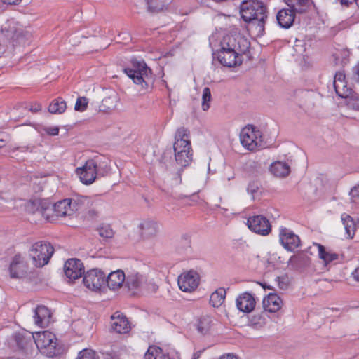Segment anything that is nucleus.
I'll return each instance as SVG.
<instances>
[{
  "label": "nucleus",
  "instance_id": "obj_1",
  "mask_svg": "<svg viewBox=\"0 0 359 359\" xmlns=\"http://www.w3.org/2000/svg\"><path fill=\"white\" fill-rule=\"evenodd\" d=\"M249 46L250 43L246 39L227 35L221 42V48L213 55L222 65L233 67L242 63L241 55L246 52Z\"/></svg>",
  "mask_w": 359,
  "mask_h": 359
},
{
  "label": "nucleus",
  "instance_id": "obj_2",
  "mask_svg": "<svg viewBox=\"0 0 359 359\" xmlns=\"http://www.w3.org/2000/svg\"><path fill=\"white\" fill-rule=\"evenodd\" d=\"M240 13L245 22L257 24L259 33L264 32L267 8L263 2L258 0L243 1L240 6Z\"/></svg>",
  "mask_w": 359,
  "mask_h": 359
},
{
  "label": "nucleus",
  "instance_id": "obj_3",
  "mask_svg": "<svg viewBox=\"0 0 359 359\" xmlns=\"http://www.w3.org/2000/svg\"><path fill=\"white\" fill-rule=\"evenodd\" d=\"M188 129L182 127L177 129L173 145L176 163L182 168L189 165L192 161V149Z\"/></svg>",
  "mask_w": 359,
  "mask_h": 359
},
{
  "label": "nucleus",
  "instance_id": "obj_4",
  "mask_svg": "<svg viewBox=\"0 0 359 359\" xmlns=\"http://www.w3.org/2000/svg\"><path fill=\"white\" fill-rule=\"evenodd\" d=\"M36 211L47 220H50L54 216L65 217L74 214V208L71 205V199L66 198L51 205L48 202L42 201L39 203Z\"/></svg>",
  "mask_w": 359,
  "mask_h": 359
},
{
  "label": "nucleus",
  "instance_id": "obj_5",
  "mask_svg": "<svg viewBox=\"0 0 359 359\" xmlns=\"http://www.w3.org/2000/svg\"><path fill=\"white\" fill-rule=\"evenodd\" d=\"M131 65V67L123 69L124 72L135 84L147 89L152 83L151 69L144 62L133 61Z\"/></svg>",
  "mask_w": 359,
  "mask_h": 359
},
{
  "label": "nucleus",
  "instance_id": "obj_6",
  "mask_svg": "<svg viewBox=\"0 0 359 359\" xmlns=\"http://www.w3.org/2000/svg\"><path fill=\"white\" fill-rule=\"evenodd\" d=\"M33 339L41 354L53 358L60 353L57 339L53 333L48 331L38 332Z\"/></svg>",
  "mask_w": 359,
  "mask_h": 359
},
{
  "label": "nucleus",
  "instance_id": "obj_7",
  "mask_svg": "<svg viewBox=\"0 0 359 359\" xmlns=\"http://www.w3.org/2000/svg\"><path fill=\"white\" fill-rule=\"evenodd\" d=\"M53 252L54 248L49 243L36 242L32 245L29 256L35 266L42 267L48 263Z\"/></svg>",
  "mask_w": 359,
  "mask_h": 359
},
{
  "label": "nucleus",
  "instance_id": "obj_8",
  "mask_svg": "<svg viewBox=\"0 0 359 359\" xmlns=\"http://www.w3.org/2000/svg\"><path fill=\"white\" fill-rule=\"evenodd\" d=\"M126 286L129 290H152L155 292L158 287L153 283H149L146 275L135 270L127 271Z\"/></svg>",
  "mask_w": 359,
  "mask_h": 359
},
{
  "label": "nucleus",
  "instance_id": "obj_9",
  "mask_svg": "<svg viewBox=\"0 0 359 359\" xmlns=\"http://www.w3.org/2000/svg\"><path fill=\"white\" fill-rule=\"evenodd\" d=\"M240 140L242 145L250 151H255L264 147L261 132L252 126L242 129Z\"/></svg>",
  "mask_w": 359,
  "mask_h": 359
},
{
  "label": "nucleus",
  "instance_id": "obj_10",
  "mask_svg": "<svg viewBox=\"0 0 359 359\" xmlns=\"http://www.w3.org/2000/svg\"><path fill=\"white\" fill-rule=\"evenodd\" d=\"M76 173L83 184L86 185L93 184L97 175V172H96V160H88L82 167L76 169Z\"/></svg>",
  "mask_w": 359,
  "mask_h": 359
},
{
  "label": "nucleus",
  "instance_id": "obj_11",
  "mask_svg": "<svg viewBox=\"0 0 359 359\" xmlns=\"http://www.w3.org/2000/svg\"><path fill=\"white\" fill-rule=\"evenodd\" d=\"M105 273L100 269H94L88 271L83 277V283L85 286L93 290H100L105 283Z\"/></svg>",
  "mask_w": 359,
  "mask_h": 359
},
{
  "label": "nucleus",
  "instance_id": "obj_12",
  "mask_svg": "<svg viewBox=\"0 0 359 359\" xmlns=\"http://www.w3.org/2000/svg\"><path fill=\"white\" fill-rule=\"evenodd\" d=\"M279 241L285 249L294 251L300 245V238L291 229L281 226L279 229Z\"/></svg>",
  "mask_w": 359,
  "mask_h": 359
},
{
  "label": "nucleus",
  "instance_id": "obj_13",
  "mask_svg": "<svg viewBox=\"0 0 359 359\" xmlns=\"http://www.w3.org/2000/svg\"><path fill=\"white\" fill-rule=\"evenodd\" d=\"M248 228L256 233L266 236L271 231L269 220L263 215H255L248 219Z\"/></svg>",
  "mask_w": 359,
  "mask_h": 359
},
{
  "label": "nucleus",
  "instance_id": "obj_14",
  "mask_svg": "<svg viewBox=\"0 0 359 359\" xmlns=\"http://www.w3.org/2000/svg\"><path fill=\"white\" fill-rule=\"evenodd\" d=\"M28 271V264L25 258L20 254L15 255L9 266L10 276L12 278H22Z\"/></svg>",
  "mask_w": 359,
  "mask_h": 359
},
{
  "label": "nucleus",
  "instance_id": "obj_15",
  "mask_svg": "<svg viewBox=\"0 0 359 359\" xmlns=\"http://www.w3.org/2000/svg\"><path fill=\"white\" fill-rule=\"evenodd\" d=\"M199 284V276L194 271L181 274L178 278V285L184 292H191L196 290Z\"/></svg>",
  "mask_w": 359,
  "mask_h": 359
},
{
  "label": "nucleus",
  "instance_id": "obj_16",
  "mask_svg": "<svg viewBox=\"0 0 359 359\" xmlns=\"http://www.w3.org/2000/svg\"><path fill=\"white\" fill-rule=\"evenodd\" d=\"M65 276L70 280H76L84 273V266L79 259H69L64 265Z\"/></svg>",
  "mask_w": 359,
  "mask_h": 359
},
{
  "label": "nucleus",
  "instance_id": "obj_17",
  "mask_svg": "<svg viewBox=\"0 0 359 359\" xmlns=\"http://www.w3.org/2000/svg\"><path fill=\"white\" fill-rule=\"evenodd\" d=\"M313 246L317 248L318 257L323 260L325 266L330 264L341 262L344 259L342 255L335 253L330 250H326L325 248L320 243H314Z\"/></svg>",
  "mask_w": 359,
  "mask_h": 359
},
{
  "label": "nucleus",
  "instance_id": "obj_18",
  "mask_svg": "<svg viewBox=\"0 0 359 359\" xmlns=\"http://www.w3.org/2000/svg\"><path fill=\"white\" fill-rule=\"evenodd\" d=\"M111 328L118 334H127L131 330L130 323L126 316L116 312L111 316Z\"/></svg>",
  "mask_w": 359,
  "mask_h": 359
},
{
  "label": "nucleus",
  "instance_id": "obj_19",
  "mask_svg": "<svg viewBox=\"0 0 359 359\" xmlns=\"http://www.w3.org/2000/svg\"><path fill=\"white\" fill-rule=\"evenodd\" d=\"M236 304L239 311L244 313H250L254 310L256 302L255 297L250 293L245 292L236 298Z\"/></svg>",
  "mask_w": 359,
  "mask_h": 359
},
{
  "label": "nucleus",
  "instance_id": "obj_20",
  "mask_svg": "<svg viewBox=\"0 0 359 359\" xmlns=\"http://www.w3.org/2000/svg\"><path fill=\"white\" fill-rule=\"evenodd\" d=\"M126 274L123 271L118 269L108 274L105 278V283L110 290H116L121 288L124 283H126Z\"/></svg>",
  "mask_w": 359,
  "mask_h": 359
},
{
  "label": "nucleus",
  "instance_id": "obj_21",
  "mask_svg": "<svg viewBox=\"0 0 359 359\" xmlns=\"http://www.w3.org/2000/svg\"><path fill=\"white\" fill-rule=\"evenodd\" d=\"M34 323L39 327H47L51 318L50 310L45 306H39L34 310Z\"/></svg>",
  "mask_w": 359,
  "mask_h": 359
},
{
  "label": "nucleus",
  "instance_id": "obj_22",
  "mask_svg": "<svg viewBox=\"0 0 359 359\" xmlns=\"http://www.w3.org/2000/svg\"><path fill=\"white\" fill-rule=\"evenodd\" d=\"M262 305L265 311L276 313L282 308L283 301L276 293H270L264 298Z\"/></svg>",
  "mask_w": 359,
  "mask_h": 359
},
{
  "label": "nucleus",
  "instance_id": "obj_23",
  "mask_svg": "<svg viewBox=\"0 0 359 359\" xmlns=\"http://www.w3.org/2000/svg\"><path fill=\"white\" fill-rule=\"evenodd\" d=\"M295 12L296 11L292 8H283L280 10L276 15V20L278 25L285 29L290 27L294 21Z\"/></svg>",
  "mask_w": 359,
  "mask_h": 359
},
{
  "label": "nucleus",
  "instance_id": "obj_24",
  "mask_svg": "<svg viewBox=\"0 0 359 359\" xmlns=\"http://www.w3.org/2000/svg\"><path fill=\"white\" fill-rule=\"evenodd\" d=\"M140 229L141 235L144 238H150L155 236L158 231V224L156 222L151 219L144 220L140 223Z\"/></svg>",
  "mask_w": 359,
  "mask_h": 359
},
{
  "label": "nucleus",
  "instance_id": "obj_25",
  "mask_svg": "<svg viewBox=\"0 0 359 359\" xmlns=\"http://www.w3.org/2000/svg\"><path fill=\"white\" fill-rule=\"evenodd\" d=\"M71 199V205L74 208V212L79 210L86 209L93 205V200L86 196H76Z\"/></svg>",
  "mask_w": 359,
  "mask_h": 359
},
{
  "label": "nucleus",
  "instance_id": "obj_26",
  "mask_svg": "<svg viewBox=\"0 0 359 359\" xmlns=\"http://www.w3.org/2000/svg\"><path fill=\"white\" fill-rule=\"evenodd\" d=\"M270 171L276 177H285L290 174V168L285 162L276 161L271 165Z\"/></svg>",
  "mask_w": 359,
  "mask_h": 359
},
{
  "label": "nucleus",
  "instance_id": "obj_27",
  "mask_svg": "<svg viewBox=\"0 0 359 359\" xmlns=\"http://www.w3.org/2000/svg\"><path fill=\"white\" fill-rule=\"evenodd\" d=\"M341 218L348 238H352L357 228L356 223L349 215L346 213L342 214Z\"/></svg>",
  "mask_w": 359,
  "mask_h": 359
},
{
  "label": "nucleus",
  "instance_id": "obj_28",
  "mask_svg": "<svg viewBox=\"0 0 359 359\" xmlns=\"http://www.w3.org/2000/svg\"><path fill=\"white\" fill-rule=\"evenodd\" d=\"M96 160V172L97 177H102L109 174L111 171L110 161L106 158L102 159L95 158Z\"/></svg>",
  "mask_w": 359,
  "mask_h": 359
},
{
  "label": "nucleus",
  "instance_id": "obj_29",
  "mask_svg": "<svg viewBox=\"0 0 359 359\" xmlns=\"http://www.w3.org/2000/svg\"><path fill=\"white\" fill-rule=\"evenodd\" d=\"M144 359H170L163 353V350L156 346H151L144 355Z\"/></svg>",
  "mask_w": 359,
  "mask_h": 359
},
{
  "label": "nucleus",
  "instance_id": "obj_30",
  "mask_svg": "<svg viewBox=\"0 0 359 359\" xmlns=\"http://www.w3.org/2000/svg\"><path fill=\"white\" fill-rule=\"evenodd\" d=\"M285 3L297 13H303L309 7V0H284Z\"/></svg>",
  "mask_w": 359,
  "mask_h": 359
},
{
  "label": "nucleus",
  "instance_id": "obj_31",
  "mask_svg": "<svg viewBox=\"0 0 359 359\" xmlns=\"http://www.w3.org/2000/svg\"><path fill=\"white\" fill-rule=\"evenodd\" d=\"M67 108L65 101L61 98L57 97L53 100L48 107V111L51 114H62Z\"/></svg>",
  "mask_w": 359,
  "mask_h": 359
},
{
  "label": "nucleus",
  "instance_id": "obj_32",
  "mask_svg": "<svg viewBox=\"0 0 359 359\" xmlns=\"http://www.w3.org/2000/svg\"><path fill=\"white\" fill-rule=\"evenodd\" d=\"M226 291L223 288H219L215 291L210 297V303L213 307L220 306L224 301Z\"/></svg>",
  "mask_w": 359,
  "mask_h": 359
},
{
  "label": "nucleus",
  "instance_id": "obj_33",
  "mask_svg": "<svg viewBox=\"0 0 359 359\" xmlns=\"http://www.w3.org/2000/svg\"><path fill=\"white\" fill-rule=\"evenodd\" d=\"M212 325V320L210 316L201 317L197 325L198 331L202 334H206Z\"/></svg>",
  "mask_w": 359,
  "mask_h": 359
},
{
  "label": "nucleus",
  "instance_id": "obj_34",
  "mask_svg": "<svg viewBox=\"0 0 359 359\" xmlns=\"http://www.w3.org/2000/svg\"><path fill=\"white\" fill-rule=\"evenodd\" d=\"M149 12L157 13L163 8V4L161 0H144Z\"/></svg>",
  "mask_w": 359,
  "mask_h": 359
},
{
  "label": "nucleus",
  "instance_id": "obj_35",
  "mask_svg": "<svg viewBox=\"0 0 359 359\" xmlns=\"http://www.w3.org/2000/svg\"><path fill=\"white\" fill-rule=\"evenodd\" d=\"M211 101V92L208 87L203 88L202 95V108L204 111L210 108V102Z\"/></svg>",
  "mask_w": 359,
  "mask_h": 359
},
{
  "label": "nucleus",
  "instance_id": "obj_36",
  "mask_svg": "<svg viewBox=\"0 0 359 359\" xmlns=\"http://www.w3.org/2000/svg\"><path fill=\"white\" fill-rule=\"evenodd\" d=\"M347 106L354 111H359V93H353L349 96L347 100Z\"/></svg>",
  "mask_w": 359,
  "mask_h": 359
},
{
  "label": "nucleus",
  "instance_id": "obj_37",
  "mask_svg": "<svg viewBox=\"0 0 359 359\" xmlns=\"http://www.w3.org/2000/svg\"><path fill=\"white\" fill-rule=\"evenodd\" d=\"M335 92L338 96L347 100L353 93L351 88L348 86L347 82L341 87L338 86V90Z\"/></svg>",
  "mask_w": 359,
  "mask_h": 359
},
{
  "label": "nucleus",
  "instance_id": "obj_38",
  "mask_svg": "<svg viewBox=\"0 0 359 359\" xmlns=\"http://www.w3.org/2000/svg\"><path fill=\"white\" fill-rule=\"evenodd\" d=\"M250 322L255 328L259 329L266 324V318L262 314H256L252 317Z\"/></svg>",
  "mask_w": 359,
  "mask_h": 359
},
{
  "label": "nucleus",
  "instance_id": "obj_39",
  "mask_svg": "<svg viewBox=\"0 0 359 359\" xmlns=\"http://www.w3.org/2000/svg\"><path fill=\"white\" fill-rule=\"evenodd\" d=\"M346 83V76L344 72H338L335 74L334 79V87L335 91L338 90V86L341 87Z\"/></svg>",
  "mask_w": 359,
  "mask_h": 359
},
{
  "label": "nucleus",
  "instance_id": "obj_40",
  "mask_svg": "<svg viewBox=\"0 0 359 359\" xmlns=\"http://www.w3.org/2000/svg\"><path fill=\"white\" fill-rule=\"evenodd\" d=\"M275 281L276 282L279 289L282 290H287L290 285L289 278L286 275L276 277Z\"/></svg>",
  "mask_w": 359,
  "mask_h": 359
},
{
  "label": "nucleus",
  "instance_id": "obj_41",
  "mask_svg": "<svg viewBox=\"0 0 359 359\" xmlns=\"http://www.w3.org/2000/svg\"><path fill=\"white\" fill-rule=\"evenodd\" d=\"M76 359H99V358L94 351L83 349L79 352Z\"/></svg>",
  "mask_w": 359,
  "mask_h": 359
},
{
  "label": "nucleus",
  "instance_id": "obj_42",
  "mask_svg": "<svg viewBox=\"0 0 359 359\" xmlns=\"http://www.w3.org/2000/svg\"><path fill=\"white\" fill-rule=\"evenodd\" d=\"M88 100L85 97H79L77 98L74 109L79 111H84L88 107Z\"/></svg>",
  "mask_w": 359,
  "mask_h": 359
},
{
  "label": "nucleus",
  "instance_id": "obj_43",
  "mask_svg": "<svg viewBox=\"0 0 359 359\" xmlns=\"http://www.w3.org/2000/svg\"><path fill=\"white\" fill-rule=\"evenodd\" d=\"M175 170H176V172L175 173H173L171 176V180H172L171 184L173 186H176V185L181 184V182H182L181 174L183 171V168H182V167L176 168Z\"/></svg>",
  "mask_w": 359,
  "mask_h": 359
},
{
  "label": "nucleus",
  "instance_id": "obj_44",
  "mask_svg": "<svg viewBox=\"0 0 359 359\" xmlns=\"http://www.w3.org/2000/svg\"><path fill=\"white\" fill-rule=\"evenodd\" d=\"M99 234L101 237L109 238L113 237L114 231L110 226H104L99 229Z\"/></svg>",
  "mask_w": 359,
  "mask_h": 359
},
{
  "label": "nucleus",
  "instance_id": "obj_45",
  "mask_svg": "<svg viewBox=\"0 0 359 359\" xmlns=\"http://www.w3.org/2000/svg\"><path fill=\"white\" fill-rule=\"evenodd\" d=\"M259 189V184L257 181H251L249 182L247 191L250 194L253 195L255 193H256Z\"/></svg>",
  "mask_w": 359,
  "mask_h": 359
},
{
  "label": "nucleus",
  "instance_id": "obj_46",
  "mask_svg": "<svg viewBox=\"0 0 359 359\" xmlns=\"http://www.w3.org/2000/svg\"><path fill=\"white\" fill-rule=\"evenodd\" d=\"M45 131L50 135H57L59 133V128L57 126L47 127L45 128Z\"/></svg>",
  "mask_w": 359,
  "mask_h": 359
},
{
  "label": "nucleus",
  "instance_id": "obj_47",
  "mask_svg": "<svg viewBox=\"0 0 359 359\" xmlns=\"http://www.w3.org/2000/svg\"><path fill=\"white\" fill-rule=\"evenodd\" d=\"M353 79L359 83V63L353 68Z\"/></svg>",
  "mask_w": 359,
  "mask_h": 359
},
{
  "label": "nucleus",
  "instance_id": "obj_48",
  "mask_svg": "<svg viewBox=\"0 0 359 359\" xmlns=\"http://www.w3.org/2000/svg\"><path fill=\"white\" fill-rule=\"evenodd\" d=\"M15 149L19 150L22 152H26V151L32 152V147H29V146L19 147L16 148Z\"/></svg>",
  "mask_w": 359,
  "mask_h": 359
},
{
  "label": "nucleus",
  "instance_id": "obj_49",
  "mask_svg": "<svg viewBox=\"0 0 359 359\" xmlns=\"http://www.w3.org/2000/svg\"><path fill=\"white\" fill-rule=\"evenodd\" d=\"M3 3L6 4H18L21 0H1Z\"/></svg>",
  "mask_w": 359,
  "mask_h": 359
},
{
  "label": "nucleus",
  "instance_id": "obj_50",
  "mask_svg": "<svg viewBox=\"0 0 359 359\" xmlns=\"http://www.w3.org/2000/svg\"><path fill=\"white\" fill-rule=\"evenodd\" d=\"M353 278L359 282V267L355 269V270L352 273Z\"/></svg>",
  "mask_w": 359,
  "mask_h": 359
},
{
  "label": "nucleus",
  "instance_id": "obj_51",
  "mask_svg": "<svg viewBox=\"0 0 359 359\" xmlns=\"http://www.w3.org/2000/svg\"><path fill=\"white\" fill-rule=\"evenodd\" d=\"M219 359H238V358L234 356L233 354H226L225 355L221 356Z\"/></svg>",
  "mask_w": 359,
  "mask_h": 359
},
{
  "label": "nucleus",
  "instance_id": "obj_52",
  "mask_svg": "<svg viewBox=\"0 0 359 359\" xmlns=\"http://www.w3.org/2000/svg\"><path fill=\"white\" fill-rule=\"evenodd\" d=\"M342 5L348 6L349 4L353 2V0H339Z\"/></svg>",
  "mask_w": 359,
  "mask_h": 359
},
{
  "label": "nucleus",
  "instance_id": "obj_53",
  "mask_svg": "<svg viewBox=\"0 0 359 359\" xmlns=\"http://www.w3.org/2000/svg\"><path fill=\"white\" fill-rule=\"evenodd\" d=\"M201 353L202 351H196L194 353L193 355V358L194 359H198L201 355Z\"/></svg>",
  "mask_w": 359,
  "mask_h": 359
},
{
  "label": "nucleus",
  "instance_id": "obj_54",
  "mask_svg": "<svg viewBox=\"0 0 359 359\" xmlns=\"http://www.w3.org/2000/svg\"><path fill=\"white\" fill-rule=\"evenodd\" d=\"M41 105L37 104H36V107H34V108H32H32H30V110H31L32 111H34V112H36V111H38L41 110Z\"/></svg>",
  "mask_w": 359,
  "mask_h": 359
},
{
  "label": "nucleus",
  "instance_id": "obj_55",
  "mask_svg": "<svg viewBox=\"0 0 359 359\" xmlns=\"http://www.w3.org/2000/svg\"><path fill=\"white\" fill-rule=\"evenodd\" d=\"M5 140L3 137V134L0 133V148L4 146Z\"/></svg>",
  "mask_w": 359,
  "mask_h": 359
},
{
  "label": "nucleus",
  "instance_id": "obj_56",
  "mask_svg": "<svg viewBox=\"0 0 359 359\" xmlns=\"http://www.w3.org/2000/svg\"><path fill=\"white\" fill-rule=\"evenodd\" d=\"M104 359H118L116 356H113L111 355H107Z\"/></svg>",
  "mask_w": 359,
  "mask_h": 359
},
{
  "label": "nucleus",
  "instance_id": "obj_57",
  "mask_svg": "<svg viewBox=\"0 0 359 359\" xmlns=\"http://www.w3.org/2000/svg\"><path fill=\"white\" fill-rule=\"evenodd\" d=\"M309 262V258L306 256H305V265H307Z\"/></svg>",
  "mask_w": 359,
  "mask_h": 359
},
{
  "label": "nucleus",
  "instance_id": "obj_58",
  "mask_svg": "<svg viewBox=\"0 0 359 359\" xmlns=\"http://www.w3.org/2000/svg\"><path fill=\"white\" fill-rule=\"evenodd\" d=\"M353 1H355L357 6L359 7V0H353Z\"/></svg>",
  "mask_w": 359,
  "mask_h": 359
},
{
  "label": "nucleus",
  "instance_id": "obj_59",
  "mask_svg": "<svg viewBox=\"0 0 359 359\" xmlns=\"http://www.w3.org/2000/svg\"><path fill=\"white\" fill-rule=\"evenodd\" d=\"M294 258H295V257H292L290 258V262H292V260L293 259H294Z\"/></svg>",
  "mask_w": 359,
  "mask_h": 359
},
{
  "label": "nucleus",
  "instance_id": "obj_60",
  "mask_svg": "<svg viewBox=\"0 0 359 359\" xmlns=\"http://www.w3.org/2000/svg\"><path fill=\"white\" fill-rule=\"evenodd\" d=\"M262 286L264 287V288H266V285H263V284H261Z\"/></svg>",
  "mask_w": 359,
  "mask_h": 359
},
{
  "label": "nucleus",
  "instance_id": "obj_61",
  "mask_svg": "<svg viewBox=\"0 0 359 359\" xmlns=\"http://www.w3.org/2000/svg\"><path fill=\"white\" fill-rule=\"evenodd\" d=\"M232 178H233V177H229V178H228V180H231V179H232Z\"/></svg>",
  "mask_w": 359,
  "mask_h": 359
},
{
  "label": "nucleus",
  "instance_id": "obj_62",
  "mask_svg": "<svg viewBox=\"0 0 359 359\" xmlns=\"http://www.w3.org/2000/svg\"><path fill=\"white\" fill-rule=\"evenodd\" d=\"M1 48H0V50H1Z\"/></svg>",
  "mask_w": 359,
  "mask_h": 359
},
{
  "label": "nucleus",
  "instance_id": "obj_63",
  "mask_svg": "<svg viewBox=\"0 0 359 359\" xmlns=\"http://www.w3.org/2000/svg\"><path fill=\"white\" fill-rule=\"evenodd\" d=\"M192 359H194V358H192Z\"/></svg>",
  "mask_w": 359,
  "mask_h": 359
}]
</instances>
